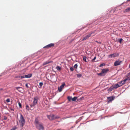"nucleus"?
<instances>
[{
    "label": "nucleus",
    "mask_w": 130,
    "mask_h": 130,
    "mask_svg": "<svg viewBox=\"0 0 130 130\" xmlns=\"http://www.w3.org/2000/svg\"><path fill=\"white\" fill-rule=\"evenodd\" d=\"M20 116L19 120V124L20 127H22L25 124L26 121L23 115L20 114Z\"/></svg>",
    "instance_id": "obj_1"
},
{
    "label": "nucleus",
    "mask_w": 130,
    "mask_h": 130,
    "mask_svg": "<svg viewBox=\"0 0 130 130\" xmlns=\"http://www.w3.org/2000/svg\"><path fill=\"white\" fill-rule=\"evenodd\" d=\"M109 71V69H102L101 73H97V74L99 76H104Z\"/></svg>",
    "instance_id": "obj_2"
},
{
    "label": "nucleus",
    "mask_w": 130,
    "mask_h": 130,
    "mask_svg": "<svg viewBox=\"0 0 130 130\" xmlns=\"http://www.w3.org/2000/svg\"><path fill=\"white\" fill-rule=\"evenodd\" d=\"M35 126L36 128L39 130H43L44 129V127L41 123Z\"/></svg>",
    "instance_id": "obj_3"
},
{
    "label": "nucleus",
    "mask_w": 130,
    "mask_h": 130,
    "mask_svg": "<svg viewBox=\"0 0 130 130\" xmlns=\"http://www.w3.org/2000/svg\"><path fill=\"white\" fill-rule=\"evenodd\" d=\"M119 54L118 53H116L108 55V58H114L118 57L119 56Z\"/></svg>",
    "instance_id": "obj_4"
},
{
    "label": "nucleus",
    "mask_w": 130,
    "mask_h": 130,
    "mask_svg": "<svg viewBox=\"0 0 130 130\" xmlns=\"http://www.w3.org/2000/svg\"><path fill=\"white\" fill-rule=\"evenodd\" d=\"M38 98L37 96L34 97V100L33 102L32 105H30V107H32V106H35L37 104V102H38Z\"/></svg>",
    "instance_id": "obj_5"
},
{
    "label": "nucleus",
    "mask_w": 130,
    "mask_h": 130,
    "mask_svg": "<svg viewBox=\"0 0 130 130\" xmlns=\"http://www.w3.org/2000/svg\"><path fill=\"white\" fill-rule=\"evenodd\" d=\"M122 63V61H120L119 60H116L114 63V65L115 66H117L120 65Z\"/></svg>",
    "instance_id": "obj_6"
},
{
    "label": "nucleus",
    "mask_w": 130,
    "mask_h": 130,
    "mask_svg": "<svg viewBox=\"0 0 130 130\" xmlns=\"http://www.w3.org/2000/svg\"><path fill=\"white\" fill-rule=\"evenodd\" d=\"M54 44L52 43H50L44 46L43 47V48H49L51 47H53L54 46Z\"/></svg>",
    "instance_id": "obj_7"
},
{
    "label": "nucleus",
    "mask_w": 130,
    "mask_h": 130,
    "mask_svg": "<svg viewBox=\"0 0 130 130\" xmlns=\"http://www.w3.org/2000/svg\"><path fill=\"white\" fill-rule=\"evenodd\" d=\"M47 117L50 120H52L55 118L54 115H51L47 116Z\"/></svg>",
    "instance_id": "obj_8"
},
{
    "label": "nucleus",
    "mask_w": 130,
    "mask_h": 130,
    "mask_svg": "<svg viewBox=\"0 0 130 130\" xmlns=\"http://www.w3.org/2000/svg\"><path fill=\"white\" fill-rule=\"evenodd\" d=\"M93 33H91L89 34L86 35L83 37V39L82 40H85L87 39V38H88L89 37H90L91 35V34Z\"/></svg>",
    "instance_id": "obj_9"
},
{
    "label": "nucleus",
    "mask_w": 130,
    "mask_h": 130,
    "mask_svg": "<svg viewBox=\"0 0 130 130\" xmlns=\"http://www.w3.org/2000/svg\"><path fill=\"white\" fill-rule=\"evenodd\" d=\"M34 124L35 125V126H36L37 125H38L39 124H40V123H39V118H38L37 117L36 118H35V121L34 122Z\"/></svg>",
    "instance_id": "obj_10"
},
{
    "label": "nucleus",
    "mask_w": 130,
    "mask_h": 130,
    "mask_svg": "<svg viewBox=\"0 0 130 130\" xmlns=\"http://www.w3.org/2000/svg\"><path fill=\"white\" fill-rule=\"evenodd\" d=\"M65 85V84L64 83L60 86L59 88H58V90L59 92H61L62 91V89H63Z\"/></svg>",
    "instance_id": "obj_11"
},
{
    "label": "nucleus",
    "mask_w": 130,
    "mask_h": 130,
    "mask_svg": "<svg viewBox=\"0 0 130 130\" xmlns=\"http://www.w3.org/2000/svg\"><path fill=\"white\" fill-rule=\"evenodd\" d=\"M125 80L124 79L118 83V84H119L120 87L122 86L126 82Z\"/></svg>",
    "instance_id": "obj_12"
},
{
    "label": "nucleus",
    "mask_w": 130,
    "mask_h": 130,
    "mask_svg": "<svg viewBox=\"0 0 130 130\" xmlns=\"http://www.w3.org/2000/svg\"><path fill=\"white\" fill-rule=\"evenodd\" d=\"M107 101L108 103H109L110 102L113 100L114 99L113 97L112 96L107 98Z\"/></svg>",
    "instance_id": "obj_13"
},
{
    "label": "nucleus",
    "mask_w": 130,
    "mask_h": 130,
    "mask_svg": "<svg viewBox=\"0 0 130 130\" xmlns=\"http://www.w3.org/2000/svg\"><path fill=\"white\" fill-rule=\"evenodd\" d=\"M15 88L20 92H21L23 90V88L21 87H16Z\"/></svg>",
    "instance_id": "obj_14"
},
{
    "label": "nucleus",
    "mask_w": 130,
    "mask_h": 130,
    "mask_svg": "<svg viewBox=\"0 0 130 130\" xmlns=\"http://www.w3.org/2000/svg\"><path fill=\"white\" fill-rule=\"evenodd\" d=\"M112 86H113V88H114V89H116L120 87L119 84H118V83L117 84H116Z\"/></svg>",
    "instance_id": "obj_15"
},
{
    "label": "nucleus",
    "mask_w": 130,
    "mask_h": 130,
    "mask_svg": "<svg viewBox=\"0 0 130 130\" xmlns=\"http://www.w3.org/2000/svg\"><path fill=\"white\" fill-rule=\"evenodd\" d=\"M31 76L32 75L30 74L25 75V78H30L31 77Z\"/></svg>",
    "instance_id": "obj_16"
},
{
    "label": "nucleus",
    "mask_w": 130,
    "mask_h": 130,
    "mask_svg": "<svg viewBox=\"0 0 130 130\" xmlns=\"http://www.w3.org/2000/svg\"><path fill=\"white\" fill-rule=\"evenodd\" d=\"M67 99L70 102L72 101V96H68L67 97Z\"/></svg>",
    "instance_id": "obj_17"
},
{
    "label": "nucleus",
    "mask_w": 130,
    "mask_h": 130,
    "mask_svg": "<svg viewBox=\"0 0 130 130\" xmlns=\"http://www.w3.org/2000/svg\"><path fill=\"white\" fill-rule=\"evenodd\" d=\"M77 97L76 96H75L73 98H72V101H75L76 100Z\"/></svg>",
    "instance_id": "obj_18"
},
{
    "label": "nucleus",
    "mask_w": 130,
    "mask_h": 130,
    "mask_svg": "<svg viewBox=\"0 0 130 130\" xmlns=\"http://www.w3.org/2000/svg\"><path fill=\"white\" fill-rule=\"evenodd\" d=\"M50 62H49L48 61H46L44 62L43 64V66L47 64H48L49 63H50Z\"/></svg>",
    "instance_id": "obj_19"
},
{
    "label": "nucleus",
    "mask_w": 130,
    "mask_h": 130,
    "mask_svg": "<svg viewBox=\"0 0 130 130\" xmlns=\"http://www.w3.org/2000/svg\"><path fill=\"white\" fill-rule=\"evenodd\" d=\"M125 11L126 12L130 11V7L126 9L125 10Z\"/></svg>",
    "instance_id": "obj_20"
},
{
    "label": "nucleus",
    "mask_w": 130,
    "mask_h": 130,
    "mask_svg": "<svg viewBox=\"0 0 130 130\" xmlns=\"http://www.w3.org/2000/svg\"><path fill=\"white\" fill-rule=\"evenodd\" d=\"M56 69L58 71H60L61 70V68L59 66H57Z\"/></svg>",
    "instance_id": "obj_21"
},
{
    "label": "nucleus",
    "mask_w": 130,
    "mask_h": 130,
    "mask_svg": "<svg viewBox=\"0 0 130 130\" xmlns=\"http://www.w3.org/2000/svg\"><path fill=\"white\" fill-rule=\"evenodd\" d=\"M17 129V127L15 126H14L12 128L10 129V130H15Z\"/></svg>",
    "instance_id": "obj_22"
},
{
    "label": "nucleus",
    "mask_w": 130,
    "mask_h": 130,
    "mask_svg": "<svg viewBox=\"0 0 130 130\" xmlns=\"http://www.w3.org/2000/svg\"><path fill=\"white\" fill-rule=\"evenodd\" d=\"M86 59L87 57L86 56H84L83 57V60L85 62H87Z\"/></svg>",
    "instance_id": "obj_23"
},
{
    "label": "nucleus",
    "mask_w": 130,
    "mask_h": 130,
    "mask_svg": "<svg viewBox=\"0 0 130 130\" xmlns=\"http://www.w3.org/2000/svg\"><path fill=\"white\" fill-rule=\"evenodd\" d=\"M123 41V39L122 38L120 39L119 41V42H120V43H121L122 42V41Z\"/></svg>",
    "instance_id": "obj_24"
},
{
    "label": "nucleus",
    "mask_w": 130,
    "mask_h": 130,
    "mask_svg": "<svg viewBox=\"0 0 130 130\" xmlns=\"http://www.w3.org/2000/svg\"><path fill=\"white\" fill-rule=\"evenodd\" d=\"M78 77H80L82 76V75L81 74H77Z\"/></svg>",
    "instance_id": "obj_25"
},
{
    "label": "nucleus",
    "mask_w": 130,
    "mask_h": 130,
    "mask_svg": "<svg viewBox=\"0 0 130 130\" xmlns=\"http://www.w3.org/2000/svg\"><path fill=\"white\" fill-rule=\"evenodd\" d=\"M15 78H18L19 79H21V76H16L15 77Z\"/></svg>",
    "instance_id": "obj_26"
},
{
    "label": "nucleus",
    "mask_w": 130,
    "mask_h": 130,
    "mask_svg": "<svg viewBox=\"0 0 130 130\" xmlns=\"http://www.w3.org/2000/svg\"><path fill=\"white\" fill-rule=\"evenodd\" d=\"M113 86H111L110 88H109V90L110 91H112L114 89V88H113Z\"/></svg>",
    "instance_id": "obj_27"
},
{
    "label": "nucleus",
    "mask_w": 130,
    "mask_h": 130,
    "mask_svg": "<svg viewBox=\"0 0 130 130\" xmlns=\"http://www.w3.org/2000/svg\"><path fill=\"white\" fill-rule=\"evenodd\" d=\"M124 80H125V82H126L127 80H130V77H129L127 78H125L124 79Z\"/></svg>",
    "instance_id": "obj_28"
},
{
    "label": "nucleus",
    "mask_w": 130,
    "mask_h": 130,
    "mask_svg": "<svg viewBox=\"0 0 130 130\" xmlns=\"http://www.w3.org/2000/svg\"><path fill=\"white\" fill-rule=\"evenodd\" d=\"M78 66L77 64H75L74 66V68L75 69H77V67Z\"/></svg>",
    "instance_id": "obj_29"
},
{
    "label": "nucleus",
    "mask_w": 130,
    "mask_h": 130,
    "mask_svg": "<svg viewBox=\"0 0 130 130\" xmlns=\"http://www.w3.org/2000/svg\"><path fill=\"white\" fill-rule=\"evenodd\" d=\"M43 83L40 82L39 83V86L40 87V88H41L43 85Z\"/></svg>",
    "instance_id": "obj_30"
},
{
    "label": "nucleus",
    "mask_w": 130,
    "mask_h": 130,
    "mask_svg": "<svg viewBox=\"0 0 130 130\" xmlns=\"http://www.w3.org/2000/svg\"><path fill=\"white\" fill-rule=\"evenodd\" d=\"M18 104H19V106L20 107V108H22V105L20 102H19L18 103Z\"/></svg>",
    "instance_id": "obj_31"
},
{
    "label": "nucleus",
    "mask_w": 130,
    "mask_h": 130,
    "mask_svg": "<svg viewBox=\"0 0 130 130\" xmlns=\"http://www.w3.org/2000/svg\"><path fill=\"white\" fill-rule=\"evenodd\" d=\"M105 65V64L104 63L101 64L99 66V67H102L104 66Z\"/></svg>",
    "instance_id": "obj_32"
},
{
    "label": "nucleus",
    "mask_w": 130,
    "mask_h": 130,
    "mask_svg": "<svg viewBox=\"0 0 130 130\" xmlns=\"http://www.w3.org/2000/svg\"><path fill=\"white\" fill-rule=\"evenodd\" d=\"M96 56L95 57H94V58L92 60V62H94V60H95V59H96Z\"/></svg>",
    "instance_id": "obj_33"
},
{
    "label": "nucleus",
    "mask_w": 130,
    "mask_h": 130,
    "mask_svg": "<svg viewBox=\"0 0 130 130\" xmlns=\"http://www.w3.org/2000/svg\"><path fill=\"white\" fill-rule=\"evenodd\" d=\"M70 70L71 71H72L74 70V69L73 67H71L70 68Z\"/></svg>",
    "instance_id": "obj_34"
},
{
    "label": "nucleus",
    "mask_w": 130,
    "mask_h": 130,
    "mask_svg": "<svg viewBox=\"0 0 130 130\" xmlns=\"http://www.w3.org/2000/svg\"><path fill=\"white\" fill-rule=\"evenodd\" d=\"M82 98H80L79 99H77V100L78 101H80L81 100H82Z\"/></svg>",
    "instance_id": "obj_35"
},
{
    "label": "nucleus",
    "mask_w": 130,
    "mask_h": 130,
    "mask_svg": "<svg viewBox=\"0 0 130 130\" xmlns=\"http://www.w3.org/2000/svg\"><path fill=\"white\" fill-rule=\"evenodd\" d=\"M24 78H25V75L23 76H21V79H22Z\"/></svg>",
    "instance_id": "obj_36"
},
{
    "label": "nucleus",
    "mask_w": 130,
    "mask_h": 130,
    "mask_svg": "<svg viewBox=\"0 0 130 130\" xmlns=\"http://www.w3.org/2000/svg\"><path fill=\"white\" fill-rule=\"evenodd\" d=\"M6 101L7 102H10V99H7L6 100Z\"/></svg>",
    "instance_id": "obj_37"
},
{
    "label": "nucleus",
    "mask_w": 130,
    "mask_h": 130,
    "mask_svg": "<svg viewBox=\"0 0 130 130\" xmlns=\"http://www.w3.org/2000/svg\"><path fill=\"white\" fill-rule=\"evenodd\" d=\"M26 109H27L28 110H29V106L28 105H26Z\"/></svg>",
    "instance_id": "obj_38"
},
{
    "label": "nucleus",
    "mask_w": 130,
    "mask_h": 130,
    "mask_svg": "<svg viewBox=\"0 0 130 130\" xmlns=\"http://www.w3.org/2000/svg\"><path fill=\"white\" fill-rule=\"evenodd\" d=\"M4 120H6L7 119V117L6 116H4Z\"/></svg>",
    "instance_id": "obj_39"
},
{
    "label": "nucleus",
    "mask_w": 130,
    "mask_h": 130,
    "mask_svg": "<svg viewBox=\"0 0 130 130\" xmlns=\"http://www.w3.org/2000/svg\"><path fill=\"white\" fill-rule=\"evenodd\" d=\"M25 86L27 87V88H28L29 87H28V84H26Z\"/></svg>",
    "instance_id": "obj_40"
},
{
    "label": "nucleus",
    "mask_w": 130,
    "mask_h": 130,
    "mask_svg": "<svg viewBox=\"0 0 130 130\" xmlns=\"http://www.w3.org/2000/svg\"><path fill=\"white\" fill-rule=\"evenodd\" d=\"M96 42H97V43H99V44H101V42H98V41H96Z\"/></svg>",
    "instance_id": "obj_41"
},
{
    "label": "nucleus",
    "mask_w": 130,
    "mask_h": 130,
    "mask_svg": "<svg viewBox=\"0 0 130 130\" xmlns=\"http://www.w3.org/2000/svg\"><path fill=\"white\" fill-rule=\"evenodd\" d=\"M128 75H130V72H129V73H128Z\"/></svg>",
    "instance_id": "obj_42"
},
{
    "label": "nucleus",
    "mask_w": 130,
    "mask_h": 130,
    "mask_svg": "<svg viewBox=\"0 0 130 130\" xmlns=\"http://www.w3.org/2000/svg\"><path fill=\"white\" fill-rule=\"evenodd\" d=\"M127 2H129V1H130V0H127Z\"/></svg>",
    "instance_id": "obj_43"
},
{
    "label": "nucleus",
    "mask_w": 130,
    "mask_h": 130,
    "mask_svg": "<svg viewBox=\"0 0 130 130\" xmlns=\"http://www.w3.org/2000/svg\"><path fill=\"white\" fill-rule=\"evenodd\" d=\"M3 90V89L1 88L0 89V90Z\"/></svg>",
    "instance_id": "obj_44"
},
{
    "label": "nucleus",
    "mask_w": 130,
    "mask_h": 130,
    "mask_svg": "<svg viewBox=\"0 0 130 130\" xmlns=\"http://www.w3.org/2000/svg\"><path fill=\"white\" fill-rule=\"evenodd\" d=\"M11 110H13V111L14 110H13V109H11Z\"/></svg>",
    "instance_id": "obj_45"
},
{
    "label": "nucleus",
    "mask_w": 130,
    "mask_h": 130,
    "mask_svg": "<svg viewBox=\"0 0 130 130\" xmlns=\"http://www.w3.org/2000/svg\"><path fill=\"white\" fill-rule=\"evenodd\" d=\"M17 123L18 124V122H17Z\"/></svg>",
    "instance_id": "obj_46"
}]
</instances>
